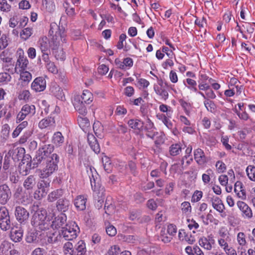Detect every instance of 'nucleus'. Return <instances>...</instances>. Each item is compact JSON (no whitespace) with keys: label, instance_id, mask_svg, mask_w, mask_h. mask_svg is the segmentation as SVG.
<instances>
[{"label":"nucleus","instance_id":"28","mask_svg":"<svg viewBox=\"0 0 255 255\" xmlns=\"http://www.w3.org/2000/svg\"><path fill=\"white\" fill-rule=\"evenodd\" d=\"M25 153V149L23 147H17L15 149H10L8 152L9 156H11L13 159H19V158L23 157Z\"/></svg>","mask_w":255,"mask_h":255},{"label":"nucleus","instance_id":"33","mask_svg":"<svg viewBox=\"0 0 255 255\" xmlns=\"http://www.w3.org/2000/svg\"><path fill=\"white\" fill-rule=\"evenodd\" d=\"M63 43H61L60 45H58L55 50H52L53 54L57 60H64L65 59V54L62 47Z\"/></svg>","mask_w":255,"mask_h":255},{"label":"nucleus","instance_id":"10","mask_svg":"<svg viewBox=\"0 0 255 255\" xmlns=\"http://www.w3.org/2000/svg\"><path fill=\"white\" fill-rule=\"evenodd\" d=\"M199 245L205 250L210 251L215 244V241L212 235L201 237L198 241Z\"/></svg>","mask_w":255,"mask_h":255},{"label":"nucleus","instance_id":"44","mask_svg":"<svg viewBox=\"0 0 255 255\" xmlns=\"http://www.w3.org/2000/svg\"><path fill=\"white\" fill-rule=\"evenodd\" d=\"M246 172L249 179L255 182V166L254 165L248 166L246 169Z\"/></svg>","mask_w":255,"mask_h":255},{"label":"nucleus","instance_id":"21","mask_svg":"<svg viewBox=\"0 0 255 255\" xmlns=\"http://www.w3.org/2000/svg\"><path fill=\"white\" fill-rule=\"evenodd\" d=\"M87 197L84 195L77 196L74 200V205L76 209L79 211H83L86 208Z\"/></svg>","mask_w":255,"mask_h":255},{"label":"nucleus","instance_id":"49","mask_svg":"<svg viewBox=\"0 0 255 255\" xmlns=\"http://www.w3.org/2000/svg\"><path fill=\"white\" fill-rule=\"evenodd\" d=\"M204 104L208 111L211 113L215 111L216 105L213 101L207 99L204 101Z\"/></svg>","mask_w":255,"mask_h":255},{"label":"nucleus","instance_id":"22","mask_svg":"<svg viewBox=\"0 0 255 255\" xmlns=\"http://www.w3.org/2000/svg\"><path fill=\"white\" fill-rule=\"evenodd\" d=\"M73 104L75 110L79 113L80 116H85L87 113V110L85 103L79 101V97H74Z\"/></svg>","mask_w":255,"mask_h":255},{"label":"nucleus","instance_id":"17","mask_svg":"<svg viewBox=\"0 0 255 255\" xmlns=\"http://www.w3.org/2000/svg\"><path fill=\"white\" fill-rule=\"evenodd\" d=\"M194 157L195 161L199 165L205 164L208 161L203 150L201 148H198L194 150Z\"/></svg>","mask_w":255,"mask_h":255},{"label":"nucleus","instance_id":"51","mask_svg":"<svg viewBox=\"0 0 255 255\" xmlns=\"http://www.w3.org/2000/svg\"><path fill=\"white\" fill-rule=\"evenodd\" d=\"M102 162L103 164V167L105 170L107 172L109 173L111 171V162L110 159L107 157L105 156L102 158Z\"/></svg>","mask_w":255,"mask_h":255},{"label":"nucleus","instance_id":"55","mask_svg":"<svg viewBox=\"0 0 255 255\" xmlns=\"http://www.w3.org/2000/svg\"><path fill=\"white\" fill-rule=\"evenodd\" d=\"M206 172V173L203 174L202 176V179L205 185L210 182L211 180L210 175L213 173V171L211 169H208Z\"/></svg>","mask_w":255,"mask_h":255},{"label":"nucleus","instance_id":"32","mask_svg":"<svg viewBox=\"0 0 255 255\" xmlns=\"http://www.w3.org/2000/svg\"><path fill=\"white\" fill-rule=\"evenodd\" d=\"M63 194L64 191L62 189H59L54 190L48 194L47 200L49 202H54L58 198L61 197Z\"/></svg>","mask_w":255,"mask_h":255},{"label":"nucleus","instance_id":"24","mask_svg":"<svg viewBox=\"0 0 255 255\" xmlns=\"http://www.w3.org/2000/svg\"><path fill=\"white\" fill-rule=\"evenodd\" d=\"M86 251V244L84 241L80 240L74 246L73 255H85Z\"/></svg>","mask_w":255,"mask_h":255},{"label":"nucleus","instance_id":"27","mask_svg":"<svg viewBox=\"0 0 255 255\" xmlns=\"http://www.w3.org/2000/svg\"><path fill=\"white\" fill-rule=\"evenodd\" d=\"M234 192L237 196L242 199L246 198L245 190L243 189V183L241 181H237L234 185Z\"/></svg>","mask_w":255,"mask_h":255},{"label":"nucleus","instance_id":"53","mask_svg":"<svg viewBox=\"0 0 255 255\" xmlns=\"http://www.w3.org/2000/svg\"><path fill=\"white\" fill-rule=\"evenodd\" d=\"M121 252V249L118 245H113L110 247L106 255H119Z\"/></svg>","mask_w":255,"mask_h":255},{"label":"nucleus","instance_id":"45","mask_svg":"<svg viewBox=\"0 0 255 255\" xmlns=\"http://www.w3.org/2000/svg\"><path fill=\"white\" fill-rule=\"evenodd\" d=\"M33 30L32 28L26 27L21 30L20 33V36L23 40L28 39L32 34Z\"/></svg>","mask_w":255,"mask_h":255},{"label":"nucleus","instance_id":"12","mask_svg":"<svg viewBox=\"0 0 255 255\" xmlns=\"http://www.w3.org/2000/svg\"><path fill=\"white\" fill-rule=\"evenodd\" d=\"M11 191L8 186L6 184L0 186V203L4 205L10 199Z\"/></svg>","mask_w":255,"mask_h":255},{"label":"nucleus","instance_id":"38","mask_svg":"<svg viewBox=\"0 0 255 255\" xmlns=\"http://www.w3.org/2000/svg\"><path fill=\"white\" fill-rule=\"evenodd\" d=\"M0 60L3 63L8 64L12 62L11 54L7 50H4L0 53Z\"/></svg>","mask_w":255,"mask_h":255},{"label":"nucleus","instance_id":"7","mask_svg":"<svg viewBox=\"0 0 255 255\" xmlns=\"http://www.w3.org/2000/svg\"><path fill=\"white\" fill-rule=\"evenodd\" d=\"M35 113L34 105L25 104L23 105L16 116L15 122L16 124L23 121L29 115H33Z\"/></svg>","mask_w":255,"mask_h":255},{"label":"nucleus","instance_id":"13","mask_svg":"<svg viewBox=\"0 0 255 255\" xmlns=\"http://www.w3.org/2000/svg\"><path fill=\"white\" fill-rule=\"evenodd\" d=\"M38 128L41 129L48 128H53L55 126V117L49 116L47 118L42 119L38 123Z\"/></svg>","mask_w":255,"mask_h":255},{"label":"nucleus","instance_id":"11","mask_svg":"<svg viewBox=\"0 0 255 255\" xmlns=\"http://www.w3.org/2000/svg\"><path fill=\"white\" fill-rule=\"evenodd\" d=\"M46 87L45 79L42 77L36 78L32 82L31 89L36 92L43 91Z\"/></svg>","mask_w":255,"mask_h":255},{"label":"nucleus","instance_id":"25","mask_svg":"<svg viewBox=\"0 0 255 255\" xmlns=\"http://www.w3.org/2000/svg\"><path fill=\"white\" fill-rule=\"evenodd\" d=\"M75 97H79L80 101L87 104H90L93 100L92 93L87 90H84L81 96L77 95Z\"/></svg>","mask_w":255,"mask_h":255},{"label":"nucleus","instance_id":"37","mask_svg":"<svg viewBox=\"0 0 255 255\" xmlns=\"http://www.w3.org/2000/svg\"><path fill=\"white\" fill-rule=\"evenodd\" d=\"M54 148V145L51 144H46L39 149V152L41 154L44 152V155H46L48 158L49 157V156L53 151Z\"/></svg>","mask_w":255,"mask_h":255},{"label":"nucleus","instance_id":"60","mask_svg":"<svg viewBox=\"0 0 255 255\" xmlns=\"http://www.w3.org/2000/svg\"><path fill=\"white\" fill-rule=\"evenodd\" d=\"M8 37L5 34H2L0 38V49L6 48L8 45Z\"/></svg>","mask_w":255,"mask_h":255},{"label":"nucleus","instance_id":"20","mask_svg":"<svg viewBox=\"0 0 255 255\" xmlns=\"http://www.w3.org/2000/svg\"><path fill=\"white\" fill-rule=\"evenodd\" d=\"M128 125L130 128L137 132L141 131L143 127V122L138 119H130L128 122Z\"/></svg>","mask_w":255,"mask_h":255},{"label":"nucleus","instance_id":"54","mask_svg":"<svg viewBox=\"0 0 255 255\" xmlns=\"http://www.w3.org/2000/svg\"><path fill=\"white\" fill-rule=\"evenodd\" d=\"M11 79L9 74L6 72L0 73V84H5L10 81Z\"/></svg>","mask_w":255,"mask_h":255},{"label":"nucleus","instance_id":"1","mask_svg":"<svg viewBox=\"0 0 255 255\" xmlns=\"http://www.w3.org/2000/svg\"><path fill=\"white\" fill-rule=\"evenodd\" d=\"M49 34L52 37L50 41L45 36L41 37L38 41V45L42 52H49L50 48L55 50L58 45L66 41L65 29L55 22L50 24Z\"/></svg>","mask_w":255,"mask_h":255},{"label":"nucleus","instance_id":"35","mask_svg":"<svg viewBox=\"0 0 255 255\" xmlns=\"http://www.w3.org/2000/svg\"><path fill=\"white\" fill-rule=\"evenodd\" d=\"M35 177L32 175H30L24 181L23 186L27 190H31L35 186Z\"/></svg>","mask_w":255,"mask_h":255},{"label":"nucleus","instance_id":"63","mask_svg":"<svg viewBox=\"0 0 255 255\" xmlns=\"http://www.w3.org/2000/svg\"><path fill=\"white\" fill-rule=\"evenodd\" d=\"M46 67L49 72L54 74L58 73V69L53 62H50L45 65Z\"/></svg>","mask_w":255,"mask_h":255},{"label":"nucleus","instance_id":"61","mask_svg":"<svg viewBox=\"0 0 255 255\" xmlns=\"http://www.w3.org/2000/svg\"><path fill=\"white\" fill-rule=\"evenodd\" d=\"M217 171L219 173H222L226 170V166L225 164L222 161H218L215 165Z\"/></svg>","mask_w":255,"mask_h":255},{"label":"nucleus","instance_id":"36","mask_svg":"<svg viewBox=\"0 0 255 255\" xmlns=\"http://www.w3.org/2000/svg\"><path fill=\"white\" fill-rule=\"evenodd\" d=\"M169 152L171 156H176L182 152V145L180 143L172 144L170 147Z\"/></svg>","mask_w":255,"mask_h":255},{"label":"nucleus","instance_id":"41","mask_svg":"<svg viewBox=\"0 0 255 255\" xmlns=\"http://www.w3.org/2000/svg\"><path fill=\"white\" fill-rule=\"evenodd\" d=\"M181 209L183 214L186 216H189L191 214L192 210L190 203L187 201L183 202L181 204Z\"/></svg>","mask_w":255,"mask_h":255},{"label":"nucleus","instance_id":"57","mask_svg":"<svg viewBox=\"0 0 255 255\" xmlns=\"http://www.w3.org/2000/svg\"><path fill=\"white\" fill-rule=\"evenodd\" d=\"M70 4L67 1H65L63 5L65 8L67 14L69 16H73L76 14L75 8L73 7H70Z\"/></svg>","mask_w":255,"mask_h":255},{"label":"nucleus","instance_id":"18","mask_svg":"<svg viewBox=\"0 0 255 255\" xmlns=\"http://www.w3.org/2000/svg\"><path fill=\"white\" fill-rule=\"evenodd\" d=\"M87 173L90 180L91 187L93 188V187L97 185L98 182H99L98 174L96 169L92 166L87 167Z\"/></svg>","mask_w":255,"mask_h":255},{"label":"nucleus","instance_id":"3","mask_svg":"<svg viewBox=\"0 0 255 255\" xmlns=\"http://www.w3.org/2000/svg\"><path fill=\"white\" fill-rule=\"evenodd\" d=\"M153 89L155 93L164 101L168 98V92L170 90L175 92L173 86L158 78H157V84H154Z\"/></svg>","mask_w":255,"mask_h":255},{"label":"nucleus","instance_id":"39","mask_svg":"<svg viewBox=\"0 0 255 255\" xmlns=\"http://www.w3.org/2000/svg\"><path fill=\"white\" fill-rule=\"evenodd\" d=\"M184 85L191 91L193 92L197 91V82L194 80L187 78L185 82H184Z\"/></svg>","mask_w":255,"mask_h":255},{"label":"nucleus","instance_id":"64","mask_svg":"<svg viewBox=\"0 0 255 255\" xmlns=\"http://www.w3.org/2000/svg\"><path fill=\"white\" fill-rule=\"evenodd\" d=\"M85 116H79L78 117V123L80 127H84L89 125V120L84 117Z\"/></svg>","mask_w":255,"mask_h":255},{"label":"nucleus","instance_id":"52","mask_svg":"<svg viewBox=\"0 0 255 255\" xmlns=\"http://www.w3.org/2000/svg\"><path fill=\"white\" fill-rule=\"evenodd\" d=\"M30 97V93L27 90L20 91L18 96L19 100H23L25 101H28L29 100Z\"/></svg>","mask_w":255,"mask_h":255},{"label":"nucleus","instance_id":"8","mask_svg":"<svg viewBox=\"0 0 255 255\" xmlns=\"http://www.w3.org/2000/svg\"><path fill=\"white\" fill-rule=\"evenodd\" d=\"M50 181L42 180L37 184V190L34 193V198L40 200L45 197L48 191Z\"/></svg>","mask_w":255,"mask_h":255},{"label":"nucleus","instance_id":"19","mask_svg":"<svg viewBox=\"0 0 255 255\" xmlns=\"http://www.w3.org/2000/svg\"><path fill=\"white\" fill-rule=\"evenodd\" d=\"M66 220L67 216L65 214L61 213L55 218L51 226L53 229H58L64 225Z\"/></svg>","mask_w":255,"mask_h":255},{"label":"nucleus","instance_id":"40","mask_svg":"<svg viewBox=\"0 0 255 255\" xmlns=\"http://www.w3.org/2000/svg\"><path fill=\"white\" fill-rule=\"evenodd\" d=\"M20 73V80L23 81L25 84H27L32 79L31 73L27 71L23 70L18 72Z\"/></svg>","mask_w":255,"mask_h":255},{"label":"nucleus","instance_id":"5","mask_svg":"<svg viewBox=\"0 0 255 255\" xmlns=\"http://www.w3.org/2000/svg\"><path fill=\"white\" fill-rule=\"evenodd\" d=\"M46 212L45 210H38L35 212L31 221V225L39 229L44 230L48 227L45 222Z\"/></svg>","mask_w":255,"mask_h":255},{"label":"nucleus","instance_id":"47","mask_svg":"<svg viewBox=\"0 0 255 255\" xmlns=\"http://www.w3.org/2000/svg\"><path fill=\"white\" fill-rule=\"evenodd\" d=\"M11 6L6 0H0V10L7 13L11 10Z\"/></svg>","mask_w":255,"mask_h":255},{"label":"nucleus","instance_id":"58","mask_svg":"<svg viewBox=\"0 0 255 255\" xmlns=\"http://www.w3.org/2000/svg\"><path fill=\"white\" fill-rule=\"evenodd\" d=\"M31 134L32 131L30 130H26L25 131H24L19 139V143L23 144L25 143L27 141L28 139L31 135Z\"/></svg>","mask_w":255,"mask_h":255},{"label":"nucleus","instance_id":"59","mask_svg":"<svg viewBox=\"0 0 255 255\" xmlns=\"http://www.w3.org/2000/svg\"><path fill=\"white\" fill-rule=\"evenodd\" d=\"M238 244L241 246H245L247 244L246 240V235L243 232H240L238 234L237 238Z\"/></svg>","mask_w":255,"mask_h":255},{"label":"nucleus","instance_id":"48","mask_svg":"<svg viewBox=\"0 0 255 255\" xmlns=\"http://www.w3.org/2000/svg\"><path fill=\"white\" fill-rule=\"evenodd\" d=\"M11 243L7 241L2 242L0 245V253L2 255L6 254L11 249Z\"/></svg>","mask_w":255,"mask_h":255},{"label":"nucleus","instance_id":"31","mask_svg":"<svg viewBox=\"0 0 255 255\" xmlns=\"http://www.w3.org/2000/svg\"><path fill=\"white\" fill-rule=\"evenodd\" d=\"M93 128L95 134L98 138H102L104 137V127L100 122H94Z\"/></svg>","mask_w":255,"mask_h":255},{"label":"nucleus","instance_id":"43","mask_svg":"<svg viewBox=\"0 0 255 255\" xmlns=\"http://www.w3.org/2000/svg\"><path fill=\"white\" fill-rule=\"evenodd\" d=\"M74 247L71 242H67L65 243L63 248L64 255H73Z\"/></svg>","mask_w":255,"mask_h":255},{"label":"nucleus","instance_id":"6","mask_svg":"<svg viewBox=\"0 0 255 255\" xmlns=\"http://www.w3.org/2000/svg\"><path fill=\"white\" fill-rule=\"evenodd\" d=\"M16 55L17 59L14 70L16 73H18V72L27 69L29 62L26 57L24 56V52L22 48H18L16 51Z\"/></svg>","mask_w":255,"mask_h":255},{"label":"nucleus","instance_id":"16","mask_svg":"<svg viewBox=\"0 0 255 255\" xmlns=\"http://www.w3.org/2000/svg\"><path fill=\"white\" fill-rule=\"evenodd\" d=\"M93 191V196L95 201L98 200H104L105 199V189L101 186L99 182L97 183V185L92 188Z\"/></svg>","mask_w":255,"mask_h":255},{"label":"nucleus","instance_id":"26","mask_svg":"<svg viewBox=\"0 0 255 255\" xmlns=\"http://www.w3.org/2000/svg\"><path fill=\"white\" fill-rule=\"evenodd\" d=\"M211 201L214 209L220 213L223 212L225 207L221 199L219 197H213L211 199Z\"/></svg>","mask_w":255,"mask_h":255},{"label":"nucleus","instance_id":"56","mask_svg":"<svg viewBox=\"0 0 255 255\" xmlns=\"http://www.w3.org/2000/svg\"><path fill=\"white\" fill-rule=\"evenodd\" d=\"M137 86L139 89H145L147 88L149 85V82L147 80L143 78H137Z\"/></svg>","mask_w":255,"mask_h":255},{"label":"nucleus","instance_id":"4","mask_svg":"<svg viewBox=\"0 0 255 255\" xmlns=\"http://www.w3.org/2000/svg\"><path fill=\"white\" fill-rule=\"evenodd\" d=\"M79 231L78 225L75 222H71L62 227L59 234L65 240L71 241L76 238Z\"/></svg>","mask_w":255,"mask_h":255},{"label":"nucleus","instance_id":"23","mask_svg":"<svg viewBox=\"0 0 255 255\" xmlns=\"http://www.w3.org/2000/svg\"><path fill=\"white\" fill-rule=\"evenodd\" d=\"M87 139L91 149L96 153H99L100 151V145L94 135L92 133H88L87 135Z\"/></svg>","mask_w":255,"mask_h":255},{"label":"nucleus","instance_id":"42","mask_svg":"<svg viewBox=\"0 0 255 255\" xmlns=\"http://www.w3.org/2000/svg\"><path fill=\"white\" fill-rule=\"evenodd\" d=\"M38 233L34 230L28 232L26 237V241L28 243H34L37 241Z\"/></svg>","mask_w":255,"mask_h":255},{"label":"nucleus","instance_id":"2","mask_svg":"<svg viewBox=\"0 0 255 255\" xmlns=\"http://www.w3.org/2000/svg\"><path fill=\"white\" fill-rule=\"evenodd\" d=\"M59 161V157L56 153H53L49 156L47 160L46 166L40 171V178H47L57 170Z\"/></svg>","mask_w":255,"mask_h":255},{"label":"nucleus","instance_id":"9","mask_svg":"<svg viewBox=\"0 0 255 255\" xmlns=\"http://www.w3.org/2000/svg\"><path fill=\"white\" fill-rule=\"evenodd\" d=\"M14 214L16 220L20 224L24 225L27 222L29 216V212L23 207H16Z\"/></svg>","mask_w":255,"mask_h":255},{"label":"nucleus","instance_id":"29","mask_svg":"<svg viewBox=\"0 0 255 255\" xmlns=\"http://www.w3.org/2000/svg\"><path fill=\"white\" fill-rule=\"evenodd\" d=\"M64 137L60 131L55 132L52 137V142L57 147L62 145L64 142Z\"/></svg>","mask_w":255,"mask_h":255},{"label":"nucleus","instance_id":"62","mask_svg":"<svg viewBox=\"0 0 255 255\" xmlns=\"http://www.w3.org/2000/svg\"><path fill=\"white\" fill-rule=\"evenodd\" d=\"M203 196V192L201 191L196 190L194 192L191 198L192 202H197L200 200Z\"/></svg>","mask_w":255,"mask_h":255},{"label":"nucleus","instance_id":"14","mask_svg":"<svg viewBox=\"0 0 255 255\" xmlns=\"http://www.w3.org/2000/svg\"><path fill=\"white\" fill-rule=\"evenodd\" d=\"M238 207L242 213L244 218L250 219L253 217L252 210L251 208L244 202L238 201L237 203Z\"/></svg>","mask_w":255,"mask_h":255},{"label":"nucleus","instance_id":"15","mask_svg":"<svg viewBox=\"0 0 255 255\" xmlns=\"http://www.w3.org/2000/svg\"><path fill=\"white\" fill-rule=\"evenodd\" d=\"M23 235V230L20 227H14L10 231V239L13 242H19L21 241Z\"/></svg>","mask_w":255,"mask_h":255},{"label":"nucleus","instance_id":"50","mask_svg":"<svg viewBox=\"0 0 255 255\" xmlns=\"http://www.w3.org/2000/svg\"><path fill=\"white\" fill-rule=\"evenodd\" d=\"M0 228L3 231H7L11 228L10 218L0 220Z\"/></svg>","mask_w":255,"mask_h":255},{"label":"nucleus","instance_id":"46","mask_svg":"<svg viewBox=\"0 0 255 255\" xmlns=\"http://www.w3.org/2000/svg\"><path fill=\"white\" fill-rule=\"evenodd\" d=\"M159 109L162 113H166V115L168 117H171L173 110L171 107L165 104H162L159 105Z\"/></svg>","mask_w":255,"mask_h":255},{"label":"nucleus","instance_id":"34","mask_svg":"<svg viewBox=\"0 0 255 255\" xmlns=\"http://www.w3.org/2000/svg\"><path fill=\"white\" fill-rule=\"evenodd\" d=\"M18 126L16 127L15 129L13 130L12 133V136L13 138H15L17 137L20 132L22 131L23 129H24L28 126V122L26 121L21 122Z\"/></svg>","mask_w":255,"mask_h":255},{"label":"nucleus","instance_id":"30","mask_svg":"<svg viewBox=\"0 0 255 255\" xmlns=\"http://www.w3.org/2000/svg\"><path fill=\"white\" fill-rule=\"evenodd\" d=\"M70 201L67 199H61L57 202L56 207L58 211L65 212L69 209Z\"/></svg>","mask_w":255,"mask_h":255}]
</instances>
